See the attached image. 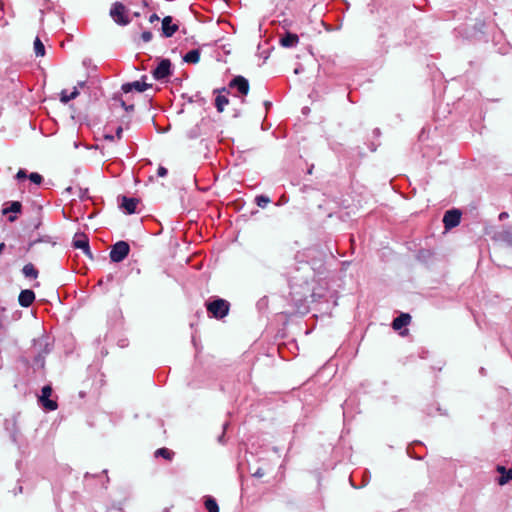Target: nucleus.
Wrapping results in <instances>:
<instances>
[{
  "label": "nucleus",
  "mask_w": 512,
  "mask_h": 512,
  "mask_svg": "<svg viewBox=\"0 0 512 512\" xmlns=\"http://www.w3.org/2000/svg\"><path fill=\"white\" fill-rule=\"evenodd\" d=\"M207 310L215 318H223L228 314L229 303L224 299H217L207 304Z\"/></svg>",
  "instance_id": "f257e3e1"
},
{
  "label": "nucleus",
  "mask_w": 512,
  "mask_h": 512,
  "mask_svg": "<svg viewBox=\"0 0 512 512\" xmlns=\"http://www.w3.org/2000/svg\"><path fill=\"white\" fill-rule=\"evenodd\" d=\"M129 250L128 243L119 241L112 247L110 258L113 262H121L128 256Z\"/></svg>",
  "instance_id": "f03ea898"
},
{
  "label": "nucleus",
  "mask_w": 512,
  "mask_h": 512,
  "mask_svg": "<svg viewBox=\"0 0 512 512\" xmlns=\"http://www.w3.org/2000/svg\"><path fill=\"white\" fill-rule=\"evenodd\" d=\"M110 15L113 20L120 25H126L129 23L126 16V8L122 3L116 2L110 10Z\"/></svg>",
  "instance_id": "7ed1b4c3"
},
{
  "label": "nucleus",
  "mask_w": 512,
  "mask_h": 512,
  "mask_svg": "<svg viewBox=\"0 0 512 512\" xmlns=\"http://www.w3.org/2000/svg\"><path fill=\"white\" fill-rule=\"evenodd\" d=\"M73 246L77 249L83 250V252L89 257L92 258V254L89 247V240L85 234L77 233L73 238Z\"/></svg>",
  "instance_id": "20e7f679"
},
{
  "label": "nucleus",
  "mask_w": 512,
  "mask_h": 512,
  "mask_svg": "<svg viewBox=\"0 0 512 512\" xmlns=\"http://www.w3.org/2000/svg\"><path fill=\"white\" fill-rule=\"evenodd\" d=\"M171 62L163 59L153 71V76L157 80L165 79L171 74Z\"/></svg>",
  "instance_id": "39448f33"
},
{
  "label": "nucleus",
  "mask_w": 512,
  "mask_h": 512,
  "mask_svg": "<svg viewBox=\"0 0 512 512\" xmlns=\"http://www.w3.org/2000/svg\"><path fill=\"white\" fill-rule=\"evenodd\" d=\"M461 213L458 210H449L443 217L445 228L451 229L460 223Z\"/></svg>",
  "instance_id": "423d86ee"
},
{
  "label": "nucleus",
  "mask_w": 512,
  "mask_h": 512,
  "mask_svg": "<svg viewBox=\"0 0 512 512\" xmlns=\"http://www.w3.org/2000/svg\"><path fill=\"white\" fill-rule=\"evenodd\" d=\"M230 87L237 89V91L243 96L247 95L249 92L248 80L242 76L235 77L230 82Z\"/></svg>",
  "instance_id": "0eeeda50"
},
{
  "label": "nucleus",
  "mask_w": 512,
  "mask_h": 512,
  "mask_svg": "<svg viewBox=\"0 0 512 512\" xmlns=\"http://www.w3.org/2000/svg\"><path fill=\"white\" fill-rule=\"evenodd\" d=\"M52 394V389L49 386H45L42 389V394L40 397V401L44 408L47 410L53 411L57 408V403L53 400H50L49 397Z\"/></svg>",
  "instance_id": "6e6552de"
},
{
  "label": "nucleus",
  "mask_w": 512,
  "mask_h": 512,
  "mask_svg": "<svg viewBox=\"0 0 512 512\" xmlns=\"http://www.w3.org/2000/svg\"><path fill=\"white\" fill-rule=\"evenodd\" d=\"M19 304L22 307H29L35 300V294L32 290H22L19 294Z\"/></svg>",
  "instance_id": "1a4fd4ad"
},
{
  "label": "nucleus",
  "mask_w": 512,
  "mask_h": 512,
  "mask_svg": "<svg viewBox=\"0 0 512 512\" xmlns=\"http://www.w3.org/2000/svg\"><path fill=\"white\" fill-rule=\"evenodd\" d=\"M178 29L176 24L172 23V18L167 16L162 21V31L164 36L171 37Z\"/></svg>",
  "instance_id": "9d476101"
},
{
  "label": "nucleus",
  "mask_w": 512,
  "mask_h": 512,
  "mask_svg": "<svg viewBox=\"0 0 512 512\" xmlns=\"http://www.w3.org/2000/svg\"><path fill=\"white\" fill-rule=\"evenodd\" d=\"M149 87V85L145 82H142V81H134L132 83H126L122 86V90L125 92V93H128L132 90H136L138 92H144L145 90H147V88Z\"/></svg>",
  "instance_id": "9b49d317"
},
{
  "label": "nucleus",
  "mask_w": 512,
  "mask_h": 512,
  "mask_svg": "<svg viewBox=\"0 0 512 512\" xmlns=\"http://www.w3.org/2000/svg\"><path fill=\"white\" fill-rule=\"evenodd\" d=\"M139 201L135 198L123 197L121 202V208H123L128 214L136 212V208Z\"/></svg>",
  "instance_id": "f8f14e48"
},
{
  "label": "nucleus",
  "mask_w": 512,
  "mask_h": 512,
  "mask_svg": "<svg viewBox=\"0 0 512 512\" xmlns=\"http://www.w3.org/2000/svg\"><path fill=\"white\" fill-rule=\"evenodd\" d=\"M299 38L296 34L287 33L280 39V43L283 47L291 48L298 44Z\"/></svg>",
  "instance_id": "ddd939ff"
},
{
  "label": "nucleus",
  "mask_w": 512,
  "mask_h": 512,
  "mask_svg": "<svg viewBox=\"0 0 512 512\" xmlns=\"http://www.w3.org/2000/svg\"><path fill=\"white\" fill-rule=\"evenodd\" d=\"M411 317L409 314H401L393 320L392 326L395 330H399L410 323Z\"/></svg>",
  "instance_id": "4468645a"
},
{
  "label": "nucleus",
  "mask_w": 512,
  "mask_h": 512,
  "mask_svg": "<svg viewBox=\"0 0 512 512\" xmlns=\"http://www.w3.org/2000/svg\"><path fill=\"white\" fill-rule=\"evenodd\" d=\"M79 95V90L77 87H73L72 91L62 90L60 94V100L62 103L66 104L70 100L75 99Z\"/></svg>",
  "instance_id": "2eb2a0df"
},
{
  "label": "nucleus",
  "mask_w": 512,
  "mask_h": 512,
  "mask_svg": "<svg viewBox=\"0 0 512 512\" xmlns=\"http://www.w3.org/2000/svg\"><path fill=\"white\" fill-rule=\"evenodd\" d=\"M497 471L502 474L499 478V484L505 485L508 481L512 480V469L506 470L503 466H498Z\"/></svg>",
  "instance_id": "dca6fc26"
},
{
  "label": "nucleus",
  "mask_w": 512,
  "mask_h": 512,
  "mask_svg": "<svg viewBox=\"0 0 512 512\" xmlns=\"http://www.w3.org/2000/svg\"><path fill=\"white\" fill-rule=\"evenodd\" d=\"M184 60L187 63L196 64L200 60V52L197 49L189 51L185 56Z\"/></svg>",
  "instance_id": "f3484780"
},
{
  "label": "nucleus",
  "mask_w": 512,
  "mask_h": 512,
  "mask_svg": "<svg viewBox=\"0 0 512 512\" xmlns=\"http://www.w3.org/2000/svg\"><path fill=\"white\" fill-rule=\"evenodd\" d=\"M228 103L229 99L224 95H218L215 99V106L218 112H223Z\"/></svg>",
  "instance_id": "a211bd4d"
},
{
  "label": "nucleus",
  "mask_w": 512,
  "mask_h": 512,
  "mask_svg": "<svg viewBox=\"0 0 512 512\" xmlns=\"http://www.w3.org/2000/svg\"><path fill=\"white\" fill-rule=\"evenodd\" d=\"M23 274L25 275V277H29V278H37L38 276V271L37 269L34 267L33 264L29 263V264H26L24 267H23Z\"/></svg>",
  "instance_id": "6ab92c4d"
},
{
  "label": "nucleus",
  "mask_w": 512,
  "mask_h": 512,
  "mask_svg": "<svg viewBox=\"0 0 512 512\" xmlns=\"http://www.w3.org/2000/svg\"><path fill=\"white\" fill-rule=\"evenodd\" d=\"M205 507L208 510V512H219V508L216 501L211 497L206 498Z\"/></svg>",
  "instance_id": "aec40b11"
},
{
  "label": "nucleus",
  "mask_w": 512,
  "mask_h": 512,
  "mask_svg": "<svg viewBox=\"0 0 512 512\" xmlns=\"http://www.w3.org/2000/svg\"><path fill=\"white\" fill-rule=\"evenodd\" d=\"M173 455H174V453L167 448H160V449L156 450V452H155V456H157V457L161 456L167 460H171Z\"/></svg>",
  "instance_id": "412c9836"
},
{
  "label": "nucleus",
  "mask_w": 512,
  "mask_h": 512,
  "mask_svg": "<svg viewBox=\"0 0 512 512\" xmlns=\"http://www.w3.org/2000/svg\"><path fill=\"white\" fill-rule=\"evenodd\" d=\"M34 50L37 56H44L45 54L44 45L39 38H36L34 41Z\"/></svg>",
  "instance_id": "4be33fe9"
},
{
  "label": "nucleus",
  "mask_w": 512,
  "mask_h": 512,
  "mask_svg": "<svg viewBox=\"0 0 512 512\" xmlns=\"http://www.w3.org/2000/svg\"><path fill=\"white\" fill-rule=\"evenodd\" d=\"M20 209H21V204H20L19 202H12V203L10 204V207L5 208V209L3 210V213H4V214H7V213H9V212L17 213V212H19V211H20Z\"/></svg>",
  "instance_id": "5701e85b"
},
{
  "label": "nucleus",
  "mask_w": 512,
  "mask_h": 512,
  "mask_svg": "<svg viewBox=\"0 0 512 512\" xmlns=\"http://www.w3.org/2000/svg\"><path fill=\"white\" fill-rule=\"evenodd\" d=\"M269 202H270L269 198L264 195H260V196L256 197V203L261 208H264Z\"/></svg>",
  "instance_id": "b1692460"
},
{
  "label": "nucleus",
  "mask_w": 512,
  "mask_h": 512,
  "mask_svg": "<svg viewBox=\"0 0 512 512\" xmlns=\"http://www.w3.org/2000/svg\"><path fill=\"white\" fill-rule=\"evenodd\" d=\"M29 179L35 184H40L42 182V176L38 173H31Z\"/></svg>",
  "instance_id": "393cba45"
},
{
  "label": "nucleus",
  "mask_w": 512,
  "mask_h": 512,
  "mask_svg": "<svg viewBox=\"0 0 512 512\" xmlns=\"http://www.w3.org/2000/svg\"><path fill=\"white\" fill-rule=\"evenodd\" d=\"M141 38L145 42H149L152 39V33L150 31H145L142 33Z\"/></svg>",
  "instance_id": "a878e982"
},
{
  "label": "nucleus",
  "mask_w": 512,
  "mask_h": 512,
  "mask_svg": "<svg viewBox=\"0 0 512 512\" xmlns=\"http://www.w3.org/2000/svg\"><path fill=\"white\" fill-rule=\"evenodd\" d=\"M157 173H158V176L164 177L167 174V169L164 167H159Z\"/></svg>",
  "instance_id": "bb28decb"
},
{
  "label": "nucleus",
  "mask_w": 512,
  "mask_h": 512,
  "mask_svg": "<svg viewBox=\"0 0 512 512\" xmlns=\"http://www.w3.org/2000/svg\"><path fill=\"white\" fill-rule=\"evenodd\" d=\"M16 177H17L18 179H23V178H25V177H26V173H25V171H24V170H19V171L17 172Z\"/></svg>",
  "instance_id": "cd10ccee"
},
{
  "label": "nucleus",
  "mask_w": 512,
  "mask_h": 512,
  "mask_svg": "<svg viewBox=\"0 0 512 512\" xmlns=\"http://www.w3.org/2000/svg\"><path fill=\"white\" fill-rule=\"evenodd\" d=\"M122 133H123L122 127H118L117 130H116V137H117V139H121Z\"/></svg>",
  "instance_id": "c85d7f7f"
},
{
  "label": "nucleus",
  "mask_w": 512,
  "mask_h": 512,
  "mask_svg": "<svg viewBox=\"0 0 512 512\" xmlns=\"http://www.w3.org/2000/svg\"><path fill=\"white\" fill-rule=\"evenodd\" d=\"M159 20V17L156 15V14H152L149 18V21L151 23L155 22V21H158Z\"/></svg>",
  "instance_id": "c756f323"
},
{
  "label": "nucleus",
  "mask_w": 512,
  "mask_h": 512,
  "mask_svg": "<svg viewBox=\"0 0 512 512\" xmlns=\"http://www.w3.org/2000/svg\"><path fill=\"white\" fill-rule=\"evenodd\" d=\"M507 217H508V214H507L506 212H502V213L499 215V218H500L501 220L506 219Z\"/></svg>",
  "instance_id": "7c9ffc66"
},
{
  "label": "nucleus",
  "mask_w": 512,
  "mask_h": 512,
  "mask_svg": "<svg viewBox=\"0 0 512 512\" xmlns=\"http://www.w3.org/2000/svg\"><path fill=\"white\" fill-rule=\"evenodd\" d=\"M105 139H108V140H113L114 139V136L113 135H109V134H106L105 135Z\"/></svg>",
  "instance_id": "2f4dec72"
},
{
  "label": "nucleus",
  "mask_w": 512,
  "mask_h": 512,
  "mask_svg": "<svg viewBox=\"0 0 512 512\" xmlns=\"http://www.w3.org/2000/svg\"><path fill=\"white\" fill-rule=\"evenodd\" d=\"M4 247H5V244H4V243H1V244H0V254L2 253V251H3Z\"/></svg>",
  "instance_id": "473e14b6"
}]
</instances>
